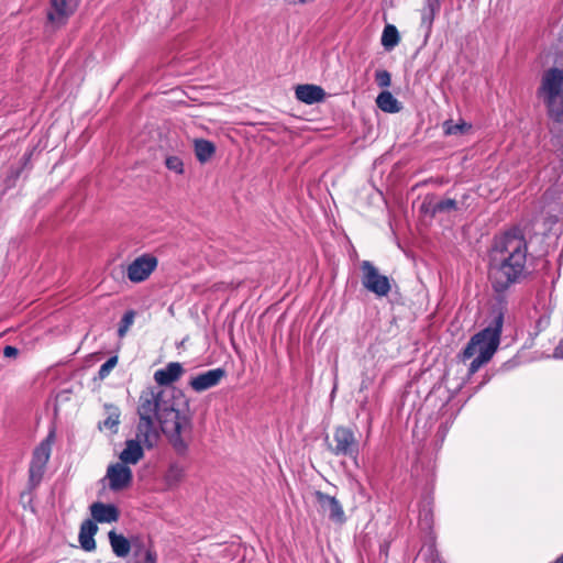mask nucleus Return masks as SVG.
Here are the masks:
<instances>
[{"mask_svg":"<svg viewBox=\"0 0 563 563\" xmlns=\"http://www.w3.org/2000/svg\"><path fill=\"white\" fill-rule=\"evenodd\" d=\"M179 405L173 390L147 387L139 396L136 412L157 421L173 448L183 454L189 445L192 420L188 410Z\"/></svg>","mask_w":563,"mask_h":563,"instance_id":"1","label":"nucleus"},{"mask_svg":"<svg viewBox=\"0 0 563 563\" xmlns=\"http://www.w3.org/2000/svg\"><path fill=\"white\" fill-rule=\"evenodd\" d=\"M527 253L523 236L506 233L496 238L489 254V279L496 292H504L525 277Z\"/></svg>","mask_w":563,"mask_h":563,"instance_id":"2","label":"nucleus"},{"mask_svg":"<svg viewBox=\"0 0 563 563\" xmlns=\"http://www.w3.org/2000/svg\"><path fill=\"white\" fill-rule=\"evenodd\" d=\"M504 316L499 311L490 325L473 335L462 352L463 361L473 358L470 364V373H476L484 364L490 361L500 342Z\"/></svg>","mask_w":563,"mask_h":563,"instance_id":"3","label":"nucleus"},{"mask_svg":"<svg viewBox=\"0 0 563 563\" xmlns=\"http://www.w3.org/2000/svg\"><path fill=\"white\" fill-rule=\"evenodd\" d=\"M537 96L553 122L563 124V69L551 67L543 71Z\"/></svg>","mask_w":563,"mask_h":563,"instance_id":"4","label":"nucleus"},{"mask_svg":"<svg viewBox=\"0 0 563 563\" xmlns=\"http://www.w3.org/2000/svg\"><path fill=\"white\" fill-rule=\"evenodd\" d=\"M328 450L335 456H346L356 460L360 451L354 432L346 427H336L332 438H327Z\"/></svg>","mask_w":563,"mask_h":563,"instance_id":"5","label":"nucleus"},{"mask_svg":"<svg viewBox=\"0 0 563 563\" xmlns=\"http://www.w3.org/2000/svg\"><path fill=\"white\" fill-rule=\"evenodd\" d=\"M55 440L54 431H51L33 451L32 461L29 468V481L32 487H36L44 475L46 464L49 460L52 446Z\"/></svg>","mask_w":563,"mask_h":563,"instance_id":"6","label":"nucleus"},{"mask_svg":"<svg viewBox=\"0 0 563 563\" xmlns=\"http://www.w3.org/2000/svg\"><path fill=\"white\" fill-rule=\"evenodd\" d=\"M362 285L377 297H385L389 294L391 286L386 275L379 273L378 268L369 261L361 264Z\"/></svg>","mask_w":563,"mask_h":563,"instance_id":"7","label":"nucleus"},{"mask_svg":"<svg viewBox=\"0 0 563 563\" xmlns=\"http://www.w3.org/2000/svg\"><path fill=\"white\" fill-rule=\"evenodd\" d=\"M157 258L151 254L136 257L126 267V276L132 283L146 280L157 267Z\"/></svg>","mask_w":563,"mask_h":563,"instance_id":"8","label":"nucleus"},{"mask_svg":"<svg viewBox=\"0 0 563 563\" xmlns=\"http://www.w3.org/2000/svg\"><path fill=\"white\" fill-rule=\"evenodd\" d=\"M139 416V422L135 429L134 440L144 445V448H153L161 438V428L155 424V420L143 415Z\"/></svg>","mask_w":563,"mask_h":563,"instance_id":"9","label":"nucleus"},{"mask_svg":"<svg viewBox=\"0 0 563 563\" xmlns=\"http://www.w3.org/2000/svg\"><path fill=\"white\" fill-rule=\"evenodd\" d=\"M77 5L78 0H51L47 13L48 21L57 26L65 24L77 9Z\"/></svg>","mask_w":563,"mask_h":563,"instance_id":"10","label":"nucleus"},{"mask_svg":"<svg viewBox=\"0 0 563 563\" xmlns=\"http://www.w3.org/2000/svg\"><path fill=\"white\" fill-rule=\"evenodd\" d=\"M314 496L320 509L328 515L330 520L340 525L345 522L344 510L335 497L319 490L314 493Z\"/></svg>","mask_w":563,"mask_h":563,"instance_id":"11","label":"nucleus"},{"mask_svg":"<svg viewBox=\"0 0 563 563\" xmlns=\"http://www.w3.org/2000/svg\"><path fill=\"white\" fill-rule=\"evenodd\" d=\"M132 471L128 465L115 463L108 467L107 478L111 490H122L130 486L132 482Z\"/></svg>","mask_w":563,"mask_h":563,"instance_id":"12","label":"nucleus"},{"mask_svg":"<svg viewBox=\"0 0 563 563\" xmlns=\"http://www.w3.org/2000/svg\"><path fill=\"white\" fill-rule=\"evenodd\" d=\"M225 375V371L221 367L209 369L192 377L189 382V386L195 391L201 393L217 386Z\"/></svg>","mask_w":563,"mask_h":563,"instance_id":"13","label":"nucleus"},{"mask_svg":"<svg viewBox=\"0 0 563 563\" xmlns=\"http://www.w3.org/2000/svg\"><path fill=\"white\" fill-rule=\"evenodd\" d=\"M184 373L185 369L180 363L170 362L164 368L157 369L154 373V379L158 384L157 387L162 388V386H168L177 382Z\"/></svg>","mask_w":563,"mask_h":563,"instance_id":"14","label":"nucleus"},{"mask_svg":"<svg viewBox=\"0 0 563 563\" xmlns=\"http://www.w3.org/2000/svg\"><path fill=\"white\" fill-rule=\"evenodd\" d=\"M90 514L95 521L103 523H111L119 520V510L114 505L93 503L90 506Z\"/></svg>","mask_w":563,"mask_h":563,"instance_id":"15","label":"nucleus"},{"mask_svg":"<svg viewBox=\"0 0 563 563\" xmlns=\"http://www.w3.org/2000/svg\"><path fill=\"white\" fill-rule=\"evenodd\" d=\"M296 98L307 104H313L324 99V90L316 85H299L295 90Z\"/></svg>","mask_w":563,"mask_h":563,"instance_id":"16","label":"nucleus"},{"mask_svg":"<svg viewBox=\"0 0 563 563\" xmlns=\"http://www.w3.org/2000/svg\"><path fill=\"white\" fill-rule=\"evenodd\" d=\"M141 443L135 441L134 439H130L125 441V448L120 453V461L121 464L128 465V464H136L139 461H141L144 456V451Z\"/></svg>","mask_w":563,"mask_h":563,"instance_id":"17","label":"nucleus"},{"mask_svg":"<svg viewBox=\"0 0 563 563\" xmlns=\"http://www.w3.org/2000/svg\"><path fill=\"white\" fill-rule=\"evenodd\" d=\"M98 527L95 521L87 519L80 526L79 542L84 550L92 551L96 548L93 536L97 533Z\"/></svg>","mask_w":563,"mask_h":563,"instance_id":"18","label":"nucleus"},{"mask_svg":"<svg viewBox=\"0 0 563 563\" xmlns=\"http://www.w3.org/2000/svg\"><path fill=\"white\" fill-rule=\"evenodd\" d=\"M422 209L430 212L432 216L437 213L451 212L456 209V201L451 198L442 200L426 199L422 203Z\"/></svg>","mask_w":563,"mask_h":563,"instance_id":"19","label":"nucleus"},{"mask_svg":"<svg viewBox=\"0 0 563 563\" xmlns=\"http://www.w3.org/2000/svg\"><path fill=\"white\" fill-rule=\"evenodd\" d=\"M109 541L114 554L119 558H125L131 550V545L129 540L122 536L118 534L115 531L109 532Z\"/></svg>","mask_w":563,"mask_h":563,"instance_id":"20","label":"nucleus"},{"mask_svg":"<svg viewBox=\"0 0 563 563\" xmlns=\"http://www.w3.org/2000/svg\"><path fill=\"white\" fill-rule=\"evenodd\" d=\"M376 104L387 113H396L401 109L398 100L389 91H382L376 98Z\"/></svg>","mask_w":563,"mask_h":563,"instance_id":"21","label":"nucleus"},{"mask_svg":"<svg viewBox=\"0 0 563 563\" xmlns=\"http://www.w3.org/2000/svg\"><path fill=\"white\" fill-rule=\"evenodd\" d=\"M104 409L107 418L102 423L99 424V428H104L110 430L112 433H117L121 416L120 409L113 405H104Z\"/></svg>","mask_w":563,"mask_h":563,"instance_id":"22","label":"nucleus"},{"mask_svg":"<svg viewBox=\"0 0 563 563\" xmlns=\"http://www.w3.org/2000/svg\"><path fill=\"white\" fill-rule=\"evenodd\" d=\"M216 146L208 140H196L195 141V154L200 163L208 162L214 154Z\"/></svg>","mask_w":563,"mask_h":563,"instance_id":"23","label":"nucleus"},{"mask_svg":"<svg viewBox=\"0 0 563 563\" xmlns=\"http://www.w3.org/2000/svg\"><path fill=\"white\" fill-rule=\"evenodd\" d=\"M399 42V33L396 26L388 24L385 26L382 35V45L386 49L394 48Z\"/></svg>","mask_w":563,"mask_h":563,"instance_id":"24","label":"nucleus"},{"mask_svg":"<svg viewBox=\"0 0 563 563\" xmlns=\"http://www.w3.org/2000/svg\"><path fill=\"white\" fill-rule=\"evenodd\" d=\"M471 124H467L465 121L454 123L453 121L449 120L443 123V130L446 135L465 134L471 130Z\"/></svg>","mask_w":563,"mask_h":563,"instance_id":"25","label":"nucleus"},{"mask_svg":"<svg viewBox=\"0 0 563 563\" xmlns=\"http://www.w3.org/2000/svg\"><path fill=\"white\" fill-rule=\"evenodd\" d=\"M135 318V312L133 310L126 311L120 322V327L118 329V334L120 338H123L129 331L130 327L133 324Z\"/></svg>","mask_w":563,"mask_h":563,"instance_id":"26","label":"nucleus"},{"mask_svg":"<svg viewBox=\"0 0 563 563\" xmlns=\"http://www.w3.org/2000/svg\"><path fill=\"white\" fill-rule=\"evenodd\" d=\"M165 165L169 170L175 172L176 174L184 173V163L180 157L172 155L167 156L165 159Z\"/></svg>","mask_w":563,"mask_h":563,"instance_id":"27","label":"nucleus"},{"mask_svg":"<svg viewBox=\"0 0 563 563\" xmlns=\"http://www.w3.org/2000/svg\"><path fill=\"white\" fill-rule=\"evenodd\" d=\"M117 363H118V356H112L106 363H103L100 366V369L98 373L99 378L104 379L110 374V372L115 367Z\"/></svg>","mask_w":563,"mask_h":563,"instance_id":"28","label":"nucleus"},{"mask_svg":"<svg viewBox=\"0 0 563 563\" xmlns=\"http://www.w3.org/2000/svg\"><path fill=\"white\" fill-rule=\"evenodd\" d=\"M375 80L379 87H388L390 85V74L387 70H378L375 74Z\"/></svg>","mask_w":563,"mask_h":563,"instance_id":"29","label":"nucleus"},{"mask_svg":"<svg viewBox=\"0 0 563 563\" xmlns=\"http://www.w3.org/2000/svg\"><path fill=\"white\" fill-rule=\"evenodd\" d=\"M181 477H183V470H180L177 466H173L169 468V471L167 473L168 483H170V482L177 483L181 479Z\"/></svg>","mask_w":563,"mask_h":563,"instance_id":"30","label":"nucleus"},{"mask_svg":"<svg viewBox=\"0 0 563 563\" xmlns=\"http://www.w3.org/2000/svg\"><path fill=\"white\" fill-rule=\"evenodd\" d=\"M155 562H156L155 553H153L148 549L144 550L141 553L139 561H137V563H155Z\"/></svg>","mask_w":563,"mask_h":563,"instance_id":"31","label":"nucleus"},{"mask_svg":"<svg viewBox=\"0 0 563 563\" xmlns=\"http://www.w3.org/2000/svg\"><path fill=\"white\" fill-rule=\"evenodd\" d=\"M3 354H4L5 357H12V356H15L18 354V350L14 346L7 345L3 349Z\"/></svg>","mask_w":563,"mask_h":563,"instance_id":"32","label":"nucleus"},{"mask_svg":"<svg viewBox=\"0 0 563 563\" xmlns=\"http://www.w3.org/2000/svg\"><path fill=\"white\" fill-rule=\"evenodd\" d=\"M554 355L556 357H563V339L560 341V343L555 347Z\"/></svg>","mask_w":563,"mask_h":563,"instance_id":"33","label":"nucleus"},{"mask_svg":"<svg viewBox=\"0 0 563 563\" xmlns=\"http://www.w3.org/2000/svg\"><path fill=\"white\" fill-rule=\"evenodd\" d=\"M434 15V5L430 3V16H429V23L431 24Z\"/></svg>","mask_w":563,"mask_h":563,"instance_id":"34","label":"nucleus"},{"mask_svg":"<svg viewBox=\"0 0 563 563\" xmlns=\"http://www.w3.org/2000/svg\"><path fill=\"white\" fill-rule=\"evenodd\" d=\"M554 563H563V554L556 559Z\"/></svg>","mask_w":563,"mask_h":563,"instance_id":"35","label":"nucleus"}]
</instances>
